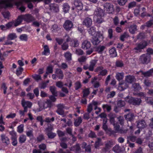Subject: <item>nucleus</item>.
I'll return each mask as SVG.
<instances>
[{
	"mask_svg": "<svg viewBox=\"0 0 153 153\" xmlns=\"http://www.w3.org/2000/svg\"><path fill=\"white\" fill-rule=\"evenodd\" d=\"M94 19L98 24H100L103 22L102 17L104 15V12L102 10L99 8H96L94 13Z\"/></svg>",
	"mask_w": 153,
	"mask_h": 153,
	"instance_id": "1",
	"label": "nucleus"
},
{
	"mask_svg": "<svg viewBox=\"0 0 153 153\" xmlns=\"http://www.w3.org/2000/svg\"><path fill=\"white\" fill-rule=\"evenodd\" d=\"M100 104V103L98 101L93 100L91 103L89 104L88 106L87 111L89 113H91L93 109V106H94V109L97 110L95 113L96 114H98L101 110L100 108L97 107V105Z\"/></svg>",
	"mask_w": 153,
	"mask_h": 153,
	"instance_id": "2",
	"label": "nucleus"
},
{
	"mask_svg": "<svg viewBox=\"0 0 153 153\" xmlns=\"http://www.w3.org/2000/svg\"><path fill=\"white\" fill-rule=\"evenodd\" d=\"M64 39L66 42H70L69 44L71 47H76L79 45V41L76 39H71L68 35H66L64 37Z\"/></svg>",
	"mask_w": 153,
	"mask_h": 153,
	"instance_id": "3",
	"label": "nucleus"
},
{
	"mask_svg": "<svg viewBox=\"0 0 153 153\" xmlns=\"http://www.w3.org/2000/svg\"><path fill=\"white\" fill-rule=\"evenodd\" d=\"M151 58V56L148 53L144 54L141 55L139 58V60L141 63L147 64L149 63Z\"/></svg>",
	"mask_w": 153,
	"mask_h": 153,
	"instance_id": "4",
	"label": "nucleus"
},
{
	"mask_svg": "<svg viewBox=\"0 0 153 153\" xmlns=\"http://www.w3.org/2000/svg\"><path fill=\"white\" fill-rule=\"evenodd\" d=\"M102 35L97 34L95 36L93 37L91 42L93 45H97L102 40Z\"/></svg>",
	"mask_w": 153,
	"mask_h": 153,
	"instance_id": "5",
	"label": "nucleus"
},
{
	"mask_svg": "<svg viewBox=\"0 0 153 153\" xmlns=\"http://www.w3.org/2000/svg\"><path fill=\"white\" fill-rule=\"evenodd\" d=\"M141 100L140 98L131 97L130 98L128 101V102L133 105H139L141 102Z\"/></svg>",
	"mask_w": 153,
	"mask_h": 153,
	"instance_id": "6",
	"label": "nucleus"
},
{
	"mask_svg": "<svg viewBox=\"0 0 153 153\" xmlns=\"http://www.w3.org/2000/svg\"><path fill=\"white\" fill-rule=\"evenodd\" d=\"M104 9L108 13H112L114 11L113 5L109 3H106L104 5Z\"/></svg>",
	"mask_w": 153,
	"mask_h": 153,
	"instance_id": "7",
	"label": "nucleus"
},
{
	"mask_svg": "<svg viewBox=\"0 0 153 153\" xmlns=\"http://www.w3.org/2000/svg\"><path fill=\"white\" fill-rule=\"evenodd\" d=\"M23 20L27 23H29L35 20V18L31 14H27L21 15Z\"/></svg>",
	"mask_w": 153,
	"mask_h": 153,
	"instance_id": "8",
	"label": "nucleus"
},
{
	"mask_svg": "<svg viewBox=\"0 0 153 153\" xmlns=\"http://www.w3.org/2000/svg\"><path fill=\"white\" fill-rule=\"evenodd\" d=\"M73 26L72 22L69 20L65 21L63 25V27L67 31H69L71 29Z\"/></svg>",
	"mask_w": 153,
	"mask_h": 153,
	"instance_id": "9",
	"label": "nucleus"
},
{
	"mask_svg": "<svg viewBox=\"0 0 153 153\" xmlns=\"http://www.w3.org/2000/svg\"><path fill=\"white\" fill-rule=\"evenodd\" d=\"M147 45V43L146 41H143L137 44V46L134 49L140 51V50L145 48Z\"/></svg>",
	"mask_w": 153,
	"mask_h": 153,
	"instance_id": "10",
	"label": "nucleus"
},
{
	"mask_svg": "<svg viewBox=\"0 0 153 153\" xmlns=\"http://www.w3.org/2000/svg\"><path fill=\"white\" fill-rule=\"evenodd\" d=\"M52 129L53 128L52 127H48L45 129L46 131L47 132V135L49 138H53L56 136V133L51 131Z\"/></svg>",
	"mask_w": 153,
	"mask_h": 153,
	"instance_id": "11",
	"label": "nucleus"
},
{
	"mask_svg": "<svg viewBox=\"0 0 153 153\" xmlns=\"http://www.w3.org/2000/svg\"><path fill=\"white\" fill-rule=\"evenodd\" d=\"M57 109L56 112L59 115H63L64 114V109L65 108L64 105L63 104H60L56 106Z\"/></svg>",
	"mask_w": 153,
	"mask_h": 153,
	"instance_id": "12",
	"label": "nucleus"
},
{
	"mask_svg": "<svg viewBox=\"0 0 153 153\" xmlns=\"http://www.w3.org/2000/svg\"><path fill=\"white\" fill-rule=\"evenodd\" d=\"M92 22V19L90 18L87 17L84 19L82 24L83 25L87 27H89L91 25Z\"/></svg>",
	"mask_w": 153,
	"mask_h": 153,
	"instance_id": "13",
	"label": "nucleus"
},
{
	"mask_svg": "<svg viewBox=\"0 0 153 153\" xmlns=\"http://www.w3.org/2000/svg\"><path fill=\"white\" fill-rule=\"evenodd\" d=\"M113 145L112 142L110 141H108L105 144V147L103 148L102 149V152H106L109 151V150Z\"/></svg>",
	"mask_w": 153,
	"mask_h": 153,
	"instance_id": "14",
	"label": "nucleus"
},
{
	"mask_svg": "<svg viewBox=\"0 0 153 153\" xmlns=\"http://www.w3.org/2000/svg\"><path fill=\"white\" fill-rule=\"evenodd\" d=\"M91 44L90 42L87 40L83 41L82 44V48L85 50L89 49L91 47Z\"/></svg>",
	"mask_w": 153,
	"mask_h": 153,
	"instance_id": "15",
	"label": "nucleus"
},
{
	"mask_svg": "<svg viewBox=\"0 0 153 153\" xmlns=\"http://www.w3.org/2000/svg\"><path fill=\"white\" fill-rule=\"evenodd\" d=\"M1 141L3 143L6 145H8L10 144V139L5 135L1 134Z\"/></svg>",
	"mask_w": 153,
	"mask_h": 153,
	"instance_id": "16",
	"label": "nucleus"
},
{
	"mask_svg": "<svg viewBox=\"0 0 153 153\" xmlns=\"http://www.w3.org/2000/svg\"><path fill=\"white\" fill-rule=\"evenodd\" d=\"M135 80V77L133 76L129 75L126 76L125 81L128 83H131Z\"/></svg>",
	"mask_w": 153,
	"mask_h": 153,
	"instance_id": "17",
	"label": "nucleus"
},
{
	"mask_svg": "<svg viewBox=\"0 0 153 153\" xmlns=\"http://www.w3.org/2000/svg\"><path fill=\"white\" fill-rule=\"evenodd\" d=\"M23 19L21 15L18 16L16 20H13L14 24V26L16 27L20 25L22 22Z\"/></svg>",
	"mask_w": 153,
	"mask_h": 153,
	"instance_id": "18",
	"label": "nucleus"
},
{
	"mask_svg": "<svg viewBox=\"0 0 153 153\" xmlns=\"http://www.w3.org/2000/svg\"><path fill=\"white\" fill-rule=\"evenodd\" d=\"M9 7L7 0H0V9L1 8H5Z\"/></svg>",
	"mask_w": 153,
	"mask_h": 153,
	"instance_id": "19",
	"label": "nucleus"
},
{
	"mask_svg": "<svg viewBox=\"0 0 153 153\" xmlns=\"http://www.w3.org/2000/svg\"><path fill=\"white\" fill-rule=\"evenodd\" d=\"M141 73V74L143 75L144 77H149L152 75L153 73V68L150 69L149 71L146 72H144L142 71H140L139 72Z\"/></svg>",
	"mask_w": 153,
	"mask_h": 153,
	"instance_id": "20",
	"label": "nucleus"
},
{
	"mask_svg": "<svg viewBox=\"0 0 153 153\" xmlns=\"http://www.w3.org/2000/svg\"><path fill=\"white\" fill-rule=\"evenodd\" d=\"M55 73L57 77L59 79H62L64 77V75L62 71L59 69H56L55 71Z\"/></svg>",
	"mask_w": 153,
	"mask_h": 153,
	"instance_id": "21",
	"label": "nucleus"
},
{
	"mask_svg": "<svg viewBox=\"0 0 153 153\" xmlns=\"http://www.w3.org/2000/svg\"><path fill=\"white\" fill-rule=\"evenodd\" d=\"M74 4L76 9L78 10H81L83 8L82 4V3L78 0L75 1Z\"/></svg>",
	"mask_w": 153,
	"mask_h": 153,
	"instance_id": "22",
	"label": "nucleus"
},
{
	"mask_svg": "<svg viewBox=\"0 0 153 153\" xmlns=\"http://www.w3.org/2000/svg\"><path fill=\"white\" fill-rule=\"evenodd\" d=\"M22 104L23 107L30 108L32 105L31 102L29 101H25L23 99L22 101Z\"/></svg>",
	"mask_w": 153,
	"mask_h": 153,
	"instance_id": "23",
	"label": "nucleus"
},
{
	"mask_svg": "<svg viewBox=\"0 0 153 153\" xmlns=\"http://www.w3.org/2000/svg\"><path fill=\"white\" fill-rule=\"evenodd\" d=\"M146 126V123L144 120H141L138 121L137 126L139 128H145Z\"/></svg>",
	"mask_w": 153,
	"mask_h": 153,
	"instance_id": "24",
	"label": "nucleus"
},
{
	"mask_svg": "<svg viewBox=\"0 0 153 153\" xmlns=\"http://www.w3.org/2000/svg\"><path fill=\"white\" fill-rule=\"evenodd\" d=\"M97 60L95 59L92 60L90 62V65H89V71H93L94 70V67L97 63Z\"/></svg>",
	"mask_w": 153,
	"mask_h": 153,
	"instance_id": "25",
	"label": "nucleus"
},
{
	"mask_svg": "<svg viewBox=\"0 0 153 153\" xmlns=\"http://www.w3.org/2000/svg\"><path fill=\"white\" fill-rule=\"evenodd\" d=\"M44 48V51L42 52V54L45 56L49 55L50 53V51L48 46L47 45H45L43 46Z\"/></svg>",
	"mask_w": 153,
	"mask_h": 153,
	"instance_id": "26",
	"label": "nucleus"
},
{
	"mask_svg": "<svg viewBox=\"0 0 153 153\" xmlns=\"http://www.w3.org/2000/svg\"><path fill=\"white\" fill-rule=\"evenodd\" d=\"M124 77V73L123 72H117L116 73L115 77L116 79L120 81L122 80Z\"/></svg>",
	"mask_w": 153,
	"mask_h": 153,
	"instance_id": "27",
	"label": "nucleus"
},
{
	"mask_svg": "<svg viewBox=\"0 0 153 153\" xmlns=\"http://www.w3.org/2000/svg\"><path fill=\"white\" fill-rule=\"evenodd\" d=\"M124 117L127 120L131 121L133 120L134 116L133 114L129 113L128 114L124 115Z\"/></svg>",
	"mask_w": 153,
	"mask_h": 153,
	"instance_id": "28",
	"label": "nucleus"
},
{
	"mask_svg": "<svg viewBox=\"0 0 153 153\" xmlns=\"http://www.w3.org/2000/svg\"><path fill=\"white\" fill-rule=\"evenodd\" d=\"M128 85L126 82L120 83L118 86V88L120 91H123L128 87Z\"/></svg>",
	"mask_w": 153,
	"mask_h": 153,
	"instance_id": "29",
	"label": "nucleus"
},
{
	"mask_svg": "<svg viewBox=\"0 0 153 153\" xmlns=\"http://www.w3.org/2000/svg\"><path fill=\"white\" fill-rule=\"evenodd\" d=\"M109 53L111 57H114L117 56V53L115 48H113L109 51Z\"/></svg>",
	"mask_w": 153,
	"mask_h": 153,
	"instance_id": "30",
	"label": "nucleus"
},
{
	"mask_svg": "<svg viewBox=\"0 0 153 153\" xmlns=\"http://www.w3.org/2000/svg\"><path fill=\"white\" fill-rule=\"evenodd\" d=\"M137 26L135 25H131L129 28V30L130 32L132 34L135 33V32L137 30Z\"/></svg>",
	"mask_w": 153,
	"mask_h": 153,
	"instance_id": "31",
	"label": "nucleus"
},
{
	"mask_svg": "<svg viewBox=\"0 0 153 153\" xmlns=\"http://www.w3.org/2000/svg\"><path fill=\"white\" fill-rule=\"evenodd\" d=\"M82 120L81 117H79L77 119L74 120V124L75 126H79L82 123Z\"/></svg>",
	"mask_w": 153,
	"mask_h": 153,
	"instance_id": "32",
	"label": "nucleus"
},
{
	"mask_svg": "<svg viewBox=\"0 0 153 153\" xmlns=\"http://www.w3.org/2000/svg\"><path fill=\"white\" fill-rule=\"evenodd\" d=\"M50 7L51 10L54 12H57L59 11L58 7L56 5L51 4Z\"/></svg>",
	"mask_w": 153,
	"mask_h": 153,
	"instance_id": "33",
	"label": "nucleus"
},
{
	"mask_svg": "<svg viewBox=\"0 0 153 153\" xmlns=\"http://www.w3.org/2000/svg\"><path fill=\"white\" fill-rule=\"evenodd\" d=\"M26 140V137L24 134L20 135L19 138V141L20 143H24Z\"/></svg>",
	"mask_w": 153,
	"mask_h": 153,
	"instance_id": "34",
	"label": "nucleus"
},
{
	"mask_svg": "<svg viewBox=\"0 0 153 153\" xmlns=\"http://www.w3.org/2000/svg\"><path fill=\"white\" fill-rule=\"evenodd\" d=\"M49 88L52 94L55 96H57V93L56 87L54 86H50Z\"/></svg>",
	"mask_w": 153,
	"mask_h": 153,
	"instance_id": "35",
	"label": "nucleus"
},
{
	"mask_svg": "<svg viewBox=\"0 0 153 153\" xmlns=\"http://www.w3.org/2000/svg\"><path fill=\"white\" fill-rule=\"evenodd\" d=\"M88 30L89 34L91 35H94L96 32V28L94 26L90 27Z\"/></svg>",
	"mask_w": 153,
	"mask_h": 153,
	"instance_id": "36",
	"label": "nucleus"
},
{
	"mask_svg": "<svg viewBox=\"0 0 153 153\" xmlns=\"http://www.w3.org/2000/svg\"><path fill=\"white\" fill-rule=\"evenodd\" d=\"M113 150L116 153H120L122 152L121 148L118 145H117L113 148Z\"/></svg>",
	"mask_w": 153,
	"mask_h": 153,
	"instance_id": "37",
	"label": "nucleus"
},
{
	"mask_svg": "<svg viewBox=\"0 0 153 153\" xmlns=\"http://www.w3.org/2000/svg\"><path fill=\"white\" fill-rule=\"evenodd\" d=\"M97 80V78L94 77L91 80L92 83L94 87L95 88H98L100 86V84L99 82H95V81Z\"/></svg>",
	"mask_w": 153,
	"mask_h": 153,
	"instance_id": "38",
	"label": "nucleus"
},
{
	"mask_svg": "<svg viewBox=\"0 0 153 153\" xmlns=\"http://www.w3.org/2000/svg\"><path fill=\"white\" fill-rule=\"evenodd\" d=\"M17 37L16 34L14 33H10L7 36V39L8 40H13Z\"/></svg>",
	"mask_w": 153,
	"mask_h": 153,
	"instance_id": "39",
	"label": "nucleus"
},
{
	"mask_svg": "<svg viewBox=\"0 0 153 153\" xmlns=\"http://www.w3.org/2000/svg\"><path fill=\"white\" fill-rule=\"evenodd\" d=\"M45 139L44 135L42 134H39L36 137V140L38 142H41Z\"/></svg>",
	"mask_w": 153,
	"mask_h": 153,
	"instance_id": "40",
	"label": "nucleus"
},
{
	"mask_svg": "<svg viewBox=\"0 0 153 153\" xmlns=\"http://www.w3.org/2000/svg\"><path fill=\"white\" fill-rule=\"evenodd\" d=\"M82 92L83 93V97H87L89 94L90 91L88 88H85L83 90Z\"/></svg>",
	"mask_w": 153,
	"mask_h": 153,
	"instance_id": "41",
	"label": "nucleus"
},
{
	"mask_svg": "<svg viewBox=\"0 0 153 153\" xmlns=\"http://www.w3.org/2000/svg\"><path fill=\"white\" fill-rule=\"evenodd\" d=\"M64 56L66 60L70 61L71 60L72 54L69 52H67L64 54Z\"/></svg>",
	"mask_w": 153,
	"mask_h": 153,
	"instance_id": "42",
	"label": "nucleus"
},
{
	"mask_svg": "<svg viewBox=\"0 0 153 153\" xmlns=\"http://www.w3.org/2000/svg\"><path fill=\"white\" fill-rule=\"evenodd\" d=\"M73 150L76 153H80L81 152L80 147L79 144H76L73 147Z\"/></svg>",
	"mask_w": 153,
	"mask_h": 153,
	"instance_id": "43",
	"label": "nucleus"
},
{
	"mask_svg": "<svg viewBox=\"0 0 153 153\" xmlns=\"http://www.w3.org/2000/svg\"><path fill=\"white\" fill-rule=\"evenodd\" d=\"M145 100L146 102L150 105L153 104V99L152 97H146Z\"/></svg>",
	"mask_w": 153,
	"mask_h": 153,
	"instance_id": "44",
	"label": "nucleus"
},
{
	"mask_svg": "<svg viewBox=\"0 0 153 153\" xmlns=\"http://www.w3.org/2000/svg\"><path fill=\"white\" fill-rule=\"evenodd\" d=\"M129 36L128 33L126 32H125L123 34L121 35L120 36V40L121 41L123 42L124 41L125 38H127Z\"/></svg>",
	"mask_w": 153,
	"mask_h": 153,
	"instance_id": "45",
	"label": "nucleus"
},
{
	"mask_svg": "<svg viewBox=\"0 0 153 153\" xmlns=\"http://www.w3.org/2000/svg\"><path fill=\"white\" fill-rule=\"evenodd\" d=\"M125 102L121 100H118L117 101V105L119 107H122L125 106Z\"/></svg>",
	"mask_w": 153,
	"mask_h": 153,
	"instance_id": "46",
	"label": "nucleus"
},
{
	"mask_svg": "<svg viewBox=\"0 0 153 153\" xmlns=\"http://www.w3.org/2000/svg\"><path fill=\"white\" fill-rule=\"evenodd\" d=\"M19 38L22 41H26L27 40L28 36L26 34H22L20 36Z\"/></svg>",
	"mask_w": 153,
	"mask_h": 153,
	"instance_id": "47",
	"label": "nucleus"
},
{
	"mask_svg": "<svg viewBox=\"0 0 153 153\" xmlns=\"http://www.w3.org/2000/svg\"><path fill=\"white\" fill-rule=\"evenodd\" d=\"M23 71V68L21 67H19L16 71V74L18 76H20Z\"/></svg>",
	"mask_w": 153,
	"mask_h": 153,
	"instance_id": "48",
	"label": "nucleus"
},
{
	"mask_svg": "<svg viewBox=\"0 0 153 153\" xmlns=\"http://www.w3.org/2000/svg\"><path fill=\"white\" fill-rule=\"evenodd\" d=\"M46 74H51L53 72V67L51 65L48 66L46 69Z\"/></svg>",
	"mask_w": 153,
	"mask_h": 153,
	"instance_id": "49",
	"label": "nucleus"
},
{
	"mask_svg": "<svg viewBox=\"0 0 153 153\" xmlns=\"http://www.w3.org/2000/svg\"><path fill=\"white\" fill-rule=\"evenodd\" d=\"M114 127V129L116 132H120L122 133L121 131V129L120 128L119 125L117 123H115L113 125Z\"/></svg>",
	"mask_w": 153,
	"mask_h": 153,
	"instance_id": "50",
	"label": "nucleus"
},
{
	"mask_svg": "<svg viewBox=\"0 0 153 153\" xmlns=\"http://www.w3.org/2000/svg\"><path fill=\"white\" fill-rule=\"evenodd\" d=\"M113 21L114 24L116 25H118L119 23V20L118 17L117 16H115L113 19Z\"/></svg>",
	"mask_w": 153,
	"mask_h": 153,
	"instance_id": "51",
	"label": "nucleus"
},
{
	"mask_svg": "<svg viewBox=\"0 0 153 153\" xmlns=\"http://www.w3.org/2000/svg\"><path fill=\"white\" fill-rule=\"evenodd\" d=\"M102 108L104 109H106L107 111L109 112L111 110V107L110 105L108 104H104L102 106Z\"/></svg>",
	"mask_w": 153,
	"mask_h": 153,
	"instance_id": "52",
	"label": "nucleus"
},
{
	"mask_svg": "<svg viewBox=\"0 0 153 153\" xmlns=\"http://www.w3.org/2000/svg\"><path fill=\"white\" fill-rule=\"evenodd\" d=\"M63 9L64 12H65V13L67 12L69 9V5L68 4L65 3L63 5Z\"/></svg>",
	"mask_w": 153,
	"mask_h": 153,
	"instance_id": "53",
	"label": "nucleus"
},
{
	"mask_svg": "<svg viewBox=\"0 0 153 153\" xmlns=\"http://www.w3.org/2000/svg\"><path fill=\"white\" fill-rule=\"evenodd\" d=\"M133 87L135 90H140L141 89V87L138 83H134L133 84Z\"/></svg>",
	"mask_w": 153,
	"mask_h": 153,
	"instance_id": "54",
	"label": "nucleus"
},
{
	"mask_svg": "<svg viewBox=\"0 0 153 153\" xmlns=\"http://www.w3.org/2000/svg\"><path fill=\"white\" fill-rule=\"evenodd\" d=\"M101 141V139L100 138H97V140L96 141L94 144L95 148H96V149H98L99 148L100 146V143Z\"/></svg>",
	"mask_w": 153,
	"mask_h": 153,
	"instance_id": "55",
	"label": "nucleus"
},
{
	"mask_svg": "<svg viewBox=\"0 0 153 153\" xmlns=\"http://www.w3.org/2000/svg\"><path fill=\"white\" fill-rule=\"evenodd\" d=\"M105 48V47L104 46H100L97 48V51L99 53H101Z\"/></svg>",
	"mask_w": 153,
	"mask_h": 153,
	"instance_id": "56",
	"label": "nucleus"
},
{
	"mask_svg": "<svg viewBox=\"0 0 153 153\" xmlns=\"http://www.w3.org/2000/svg\"><path fill=\"white\" fill-rule=\"evenodd\" d=\"M67 42L66 41L61 46L63 50H66L68 48L69 46Z\"/></svg>",
	"mask_w": 153,
	"mask_h": 153,
	"instance_id": "57",
	"label": "nucleus"
},
{
	"mask_svg": "<svg viewBox=\"0 0 153 153\" xmlns=\"http://www.w3.org/2000/svg\"><path fill=\"white\" fill-rule=\"evenodd\" d=\"M24 125L21 124L19 126L17 127L18 132L19 133H21L23 132L24 130Z\"/></svg>",
	"mask_w": 153,
	"mask_h": 153,
	"instance_id": "58",
	"label": "nucleus"
},
{
	"mask_svg": "<svg viewBox=\"0 0 153 153\" xmlns=\"http://www.w3.org/2000/svg\"><path fill=\"white\" fill-rule=\"evenodd\" d=\"M10 134L11 135V139L17 138L16 133L14 131H12L9 132Z\"/></svg>",
	"mask_w": 153,
	"mask_h": 153,
	"instance_id": "59",
	"label": "nucleus"
},
{
	"mask_svg": "<svg viewBox=\"0 0 153 153\" xmlns=\"http://www.w3.org/2000/svg\"><path fill=\"white\" fill-rule=\"evenodd\" d=\"M109 116L110 118V123L113 125L115 124L114 117L113 115H111V114H109Z\"/></svg>",
	"mask_w": 153,
	"mask_h": 153,
	"instance_id": "60",
	"label": "nucleus"
},
{
	"mask_svg": "<svg viewBox=\"0 0 153 153\" xmlns=\"http://www.w3.org/2000/svg\"><path fill=\"white\" fill-rule=\"evenodd\" d=\"M26 134L28 137H33V130H31L27 131Z\"/></svg>",
	"mask_w": 153,
	"mask_h": 153,
	"instance_id": "61",
	"label": "nucleus"
},
{
	"mask_svg": "<svg viewBox=\"0 0 153 153\" xmlns=\"http://www.w3.org/2000/svg\"><path fill=\"white\" fill-rule=\"evenodd\" d=\"M113 30L112 29H109L108 30V37L110 39H111L113 36Z\"/></svg>",
	"mask_w": 153,
	"mask_h": 153,
	"instance_id": "62",
	"label": "nucleus"
},
{
	"mask_svg": "<svg viewBox=\"0 0 153 153\" xmlns=\"http://www.w3.org/2000/svg\"><path fill=\"white\" fill-rule=\"evenodd\" d=\"M40 150H44L46 149V145L44 143H42L39 145Z\"/></svg>",
	"mask_w": 153,
	"mask_h": 153,
	"instance_id": "63",
	"label": "nucleus"
},
{
	"mask_svg": "<svg viewBox=\"0 0 153 153\" xmlns=\"http://www.w3.org/2000/svg\"><path fill=\"white\" fill-rule=\"evenodd\" d=\"M54 120L55 119L54 117H52L51 118H50L49 117H47L45 118V121L47 123H50L54 121Z\"/></svg>",
	"mask_w": 153,
	"mask_h": 153,
	"instance_id": "64",
	"label": "nucleus"
}]
</instances>
